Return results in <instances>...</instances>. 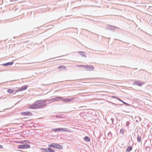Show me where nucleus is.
<instances>
[{
	"label": "nucleus",
	"instance_id": "18",
	"mask_svg": "<svg viewBox=\"0 0 152 152\" xmlns=\"http://www.w3.org/2000/svg\"><path fill=\"white\" fill-rule=\"evenodd\" d=\"M14 91V90L9 89L7 90V91L8 93L10 94L13 92Z\"/></svg>",
	"mask_w": 152,
	"mask_h": 152
},
{
	"label": "nucleus",
	"instance_id": "38",
	"mask_svg": "<svg viewBox=\"0 0 152 152\" xmlns=\"http://www.w3.org/2000/svg\"><path fill=\"white\" fill-rule=\"evenodd\" d=\"M103 37H104V38H108V39H110V37H109V38H107V37H104V36H103Z\"/></svg>",
	"mask_w": 152,
	"mask_h": 152
},
{
	"label": "nucleus",
	"instance_id": "21",
	"mask_svg": "<svg viewBox=\"0 0 152 152\" xmlns=\"http://www.w3.org/2000/svg\"><path fill=\"white\" fill-rule=\"evenodd\" d=\"M120 132L121 134H124V129H121L120 130Z\"/></svg>",
	"mask_w": 152,
	"mask_h": 152
},
{
	"label": "nucleus",
	"instance_id": "16",
	"mask_svg": "<svg viewBox=\"0 0 152 152\" xmlns=\"http://www.w3.org/2000/svg\"><path fill=\"white\" fill-rule=\"evenodd\" d=\"M51 130L54 132H58V131H60L61 132V128H55V129H52Z\"/></svg>",
	"mask_w": 152,
	"mask_h": 152
},
{
	"label": "nucleus",
	"instance_id": "6",
	"mask_svg": "<svg viewBox=\"0 0 152 152\" xmlns=\"http://www.w3.org/2000/svg\"><path fill=\"white\" fill-rule=\"evenodd\" d=\"M144 84V82L139 81H135L133 83V85L137 86L140 87L141 86Z\"/></svg>",
	"mask_w": 152,
	"mask_h": 152
},
{
	"label": "nucleus",
	"instance_id": "2",
	"mask_svg": "<svg viewBox=\"0 0 152 152\" xmlns=\"http://www.w3.org/2000/svg\"><path fill=\"white\" fill-rule=\"evenodd\" d=\"M77 66L83 67L86 70L89 71H92L94 69V66L91 65H77Z\"/></svg>",
	"mask_w": 152,
	"mask_h": 152
},
{
	"label": "nucleus",
	"instance_id": "22",
	"mask_svg": "<svg viewBox=\"0 0 152 152\" xmlns=\"http://www.w3.org/2000/svg\"><path fill=\"white\" fill-rule=\"evenodd\" d=\"M137 141L138 142H140L141 141V138L140 137L138 136L137 137Z\"/></svg>",
	"mask_w": 152,
	"mask_h": 152
},
{
	"label": "nucleus",
	"instance_id": "7",
	"mask_svg": "<svg viewBox=\"0 0 152 152\" xmlns=\"http://www.w3.org/2000/svg\"><path fill=\"white\" fill-rule=\"evenodd\" d=\"M20 114L25 116H31L33 115L31 113V112L29 111L21 112L20 113Z\"/></svg>",
	"mask_w": 152,
	"mask_h": 152
},
{
	"label": "nucleus",
	"instance_id": "19",
	"mask_svg": "<svg viewBox=\"0 0 152 152\" xmlns=\"http://www.w3.org/2000/svg\"><path fill=\"white\" fill-rule=\"evenodd\" d=\"M107 135L110 139L111 138L113 137L112 136V134L111 132H109L108 134Z\"/></svg>",
	"mask_w": 152,
	"mask_h": 152
},
{
	"label": "nucleus",
	"instance_id": "9",
	"mask_svg": "<svg viewBox=\"0 0 152 152\" xmlns=\"http://www.w3.org/2000/svg\"><path fill=\"white\" fill-rule=\"evenodd\" d=\"M62 99V97L61 96H57L56 97L53 98L52 99H50L48 100L49 101L51 100H54L55 101H58L59 100H61V99Z\"/></svg>",
	"mask_w": 152,
	"mask_h": 152
},
{
	"label": "nucleus",
	"instance_id": "31",
	"mask_svg": "<svg viewBox=\"0 0 152 152\" xmlns=\"http://www.w3.org/2000/svg\"><path fill=\"white\" fill-rule=\"evenodd\" d=\"M122 102L124 104H126L128 106H129L130 105L129 104L127 103H126L124 102Z\"/></svg>",
	"mask_w": 152,
	"mask_h": 152
},
{
	"label": "nucleus",
	"instance_id": "37",
	"mask_svg": "<svg viewBox=\"0 0 152 152\" xmlns=\"http://www.w3.org/2000/svg\"><path fill=\"white\" fill-rule=\"evenodd\" d=\"M111 97L113 98H116L114 96H112Z\"/></svg>",
	"mask_w": 152,
	"mask_h": 152
},
{
	"label": "nucleus",
	"instance_id": "13",
	"mask_svg": "<svg viewBox=\"0 0 152 152\" xmlns=\"http://www.w3.org/2000/svg\"><path fill=\"white\" fill-rule=\"evenodd\" d=\"M84 140L85 142H89L90 141V138L87 136H86L84 137Z\"/></svg>",
	"mask_w": 152,
	"mask_h": 152
},
{
	"label": "nucleus",
	"instance_id": "28",
	"mask_svg": "<svg viewBox=\"0 0 152 152\" xmlns=\"http://www.w3.org/2000/svg\"><path fill=\"white\" fill-rule=\"evenodd\" d=\"M24 143L26 144H28L30 143V141L27 140H24Z\"/></svg>",
	"mask_w": 152,
	"mask_h": 152
},
{
	"label": "nucleus",
	"instance_id": "34",
	"mask_svg": "<svg viewBox=\"0 0 152 152\" xmlns=\"http://www.w3.org/2000/svg\"><path fill=\"white\" fill-rule=\"evenodd\" d=\"M61 56H58V57H54V58H50L49 59H54V58H58V57H61Z\"/></svg>",
	"mask_w": 152,
	"mask_h": 152
},
{
	"label": "nucleus",
	"instance_id": "24",
	"mask_svg": "<svg viewBox=\"0 0 152 152\" xmlns=\"http://www.w3.org/2000/svg\"><path fill=\"white\" fill-rule=\"evenodd\" d=\"M61 131L62 132H66L67 131V128H61Z\"/></svg>",
	"mask_w": 152,
	"mask_h": 152
},
{
	"label": "nucleus",
	"instance_id": "1",
	"mask_svg": "<svg viewBox=\"0 0 152 152\" xmlns=\"http://www.w3.org/2000/svg\"><path fill=\"white\" fill-rule=\"evenodd\" d=\"M49 147H53L54 148L61 149L63 148V147L62 145H59L58 144L56 143H52L48 145Z\"/></svg>",
	"mask_w": 152,
	"mask_h": 152
},
{
	"label": "nucleus",
	"instance_id": "33",
	"mask_svg": "<svg viewBox=\"0 0 152 152\" xmlns=\"http://www.w3.org/2000/svg\"><path fill=\"white\" fill-rule=\"evenodd\" d=\"M54 118H59V116H58V115H56V116H54Z\"/></svg>",
	"mask_w": 152,
	"mask_h": 152
},
{
	"label": "nucleus",
	"instance_id": "29",
	"mask_svg": "<svg viewBox=\"0 0 152 152\" xmlns=\"http://www.w3.org/2000/svg\"><path fill=\"white\" fill-rule=\"evenodd\" d=\"M130 124V122L129 121H128L126 122V126H128Z\"/></svg>",
	"mask_w": 152,
	"mask_h": 152
},
{
	"label": "nucleus",
	"instance_id": "11",
	"mask_svg": "<svg viewBox=\"0 0 152 152\" xmlns=\"http://www.w3.org/2000/svg\"><path fill=\"white\" fill-rule=\"evenodd\" d=\"M13 62H10L4 64H2V65L4 66H11L13 64Z\"/></svg>",
	"mask_w": 152,
	"mask_h": 152
},
{
	"label": "nucleus",
	"instance_id": "12",
	"mask_svg": "<svg viewBox=\"0 0 152 152\" xmlns=\"http://www.w3.org/2000/svg\"><path fill=\"white\" fill-rule=\"evenodd\" d=\"M27 88V85H25L24 86H22L20 88V91H24L25 90H26Z\"/></svg>",
	"mask_w": 152,
	"mask_h": 152
},
{
	"label": "nucleus",
	"instance_id": "39",
	"mask_svg": "<svg viewBox=\"0 0 152 152\" xmlns=\"http://www.w3.org/2000/svg\"><path fill=\"white\" fill-rule=\"evenodd\" d=\"M135 69H137V68H135Z\"/></svg>",
	"mask_w": 152,
	"mask_h": 152
},
{
	"label": "nucleus",
	"instance_id": "8",
	"mask_svg": "<svg viewBox=\"0 0 152 152\" xmlns=\"http://www.w3.org/2000/svg\"><path fill=\"white\" fill-rule=\"evenodd\" d=\"M47 104L46 103H45L44 104H40L38 105L37 106H36L35 107H31V108H32V109H39L40 108H41L43 107H45Z\"/></svg>",
	"mask_w": 152,
	"mask_h": 152
},
{
	"label": "nucleus",
	"instance_id": "25",
	"mask_svg": "<svg viewBox=\"0 0 152 152\" xmlns=\"http://www.w3.org/2000/svg\"><path fill=\"white\" fill-rule=\"evenodd\" d=\"M74 98H67V102H70L72 100L74 99Z\"/></svg>",
	"mask_w": 152,
	"mask_h": 152
},
{
	"label": "nucleus",
	"instance_id": "23",
	"mask_svg": "<svg viewBox=\"0 0 152 152\" xmlns=\"http://www.w3.org/2000/svg\"><path fill=\"white\" fill-rule=\"evenodd\" d=\"M40 149L41 150H42L43 152H47V148H41Z\"/></svg>",
	"mask_w": 152,
	"mask_h": 152
},
{
	"label": "nucleus",
	"instance_id": "10",
	"mask_svg": "<svg viewBox=\"0 0 152 152\" xmlns=\"http://www.w3.org/2000/svg\"><path fill=\"white\" fill-rule=\"evenodd\" d=\"M78 53L82 57L86 58V53L84 51H78Z\"/></svg>",
	"mask_w": 152,
	"mask_h": 152
},
{
	"label": "nucleus",
	"instance_id": "3",
	"mask_svg": "<svg viewBox=\"0 0 152 152\" xmlns=\"http://www.w3.org/2000/svg\"><path fill=\"white\" fill-rule=\"evenodd\" d=\"M106 28L107 29L114 31L116 28H118L115 26L107 24L106 25Z\"/></svg>",
	"mask_w": 152,
	"mask_h": 152
},
{
	"label": "nucleus",
	"instance_id": "5",
	"mask_svg": "<svg viewBox=\"0 0 152 152\" xmlns=\"http://www.w3.org/2000/svg\"><path fill=\"white\" fill-rule=\"evenodd\" d=\"M41 100L37 101L35 103L33 104L32 105L28 107V108L32 109L31 108V107H34L37 106L38 105L41 104L42 102H41Z\"/></svg>",
	"mask_w": 152,
	"mask_h": 152
},
{
	"label": "nucleus",
	"instance_id": "30",
	"mask_svg": "<svg viewBox=\"0 0 152 152\" xmlns=\"http://www.w3.org/2000/svg\"><path fill=\"white\" fill-rule=\"evenodd\" d=\"M59 116V118H62L63 117V115L61 114H60L59 115H58Z\"/></svg>",
	"mask_w": 152,
	"mask_h": 152
},
{
	"label": "nucleus",
	"instance_id": "15",
	"mask_svg": "<svg viewBox=\"0 0 152 152\" xmlns=\"http://www.w3.org/2000/svg\"><path fill=\"white\" fill-rule=\"evenodd\" d=\"M132 148L131 146H129L127 147L126 150V152H129L132 150Z\"/></svg>",
	"mask_w": 152,
	"mask_h": 152
},
{
	"label": "nucleus",
	"instance_id": "20",
	"mask_svg": "<svg viewBox=\"0 0 152 152\" xmlns=\"http://www.w3.org/2000/svg\"><path fill=\"white\" fill-rule=\"evenodd\" d=\"M62 101L67 102V98H63L62 97V99H61Z\"/></svg>",
	"mask_w": 152,
	"mask_h": 152
},
{
	"label": "nucleus",
	"instance_id": "32",
	"mask_svg": "<svg viewBox=\"0 0 152 152\" xmlns=\"http://www.w3.org/2000/svg\"><path fill=\"white\" fill-rule=\"evenodd\" d=\"M20 91V88H19V89L15 91L16 92H18V91Z\"/></svg>",
	"mask_w": 152,
	"mask_h": 152
},
{
	"label": "nucleus",
	"instance_id": "26",
	"mask_svg": "<svg viewBox=\"0 0 152 152\" xmlns=\"http://www.w3.org/2000/svg\"><path fill=\"white\" fill-rule=\"evenodd\" d=\"M48 99H45V100H41V102H42V103H44L47 100H48Z\"/></svg>",
	"mask_w": 152,
	"mask_h": 152
},
{
	"label": "nucleus",
	"instance_id": "4",
	"mask_svg": "<svg viewBox=\"0 0 152 152\" xmlns=\"http://www.w3.org/2000/svg\"><path fill=\"white\" fill-rule=\"evenodd\" d=\"M30 147V145L29 144L20 145H18V148L19 149L28 148Z\"/></svg>",
	"mask_w": 152,
	"mask_h": 152
},
{
	"label": "nucleus",
	"instance_id": "14",
	"mask_svg": "<svg viewBox=\"0 0 152 152\" xmlns=\"http://www.w3.org/2000/svg\"><path fill=\"white\" fill-rule=\"evenodd\" d=\"M47 152H55V150L52 149L51 148L48 147L47 148Z\"/></svg>",
	"mask_w": 152,
	"mask_h": 152
},
{
	"label": "nucleus",
	"instance_id": "17",
	"mask_svg": "<svg viewBox=\"0 0 152 152\" xmlns=\"http://www.w3.org/2000/svg\"><path fill=\"white\" fill-rule=\"evenodd\" d=\"M58 68L59 69H61L62 70H65L66 69L65 66L64 65L59 66Z\"/></svg>",
	"mask_w": 152,
	"mask_h": 152
},
{
	"label": "nucleus",
	"instance_id": "40",
	"mask_svg": "<svg viewBox=\"0 0 152 152\" xmlns=\"http://www.w3.org/2000/svg\"><path fill=\"white\" fill-rule=\"evenodd\" d=\"M151 129H152V128H151Z\"/></svg>",
	"mask_w": 152,
	"mask_h": 152
},
{
	"label": "nucleus",
	"instance_id": "27",
	"mask_svg": "<svg viewBox=\"0 0 152 152\" xmlns=\"http://www.w3.org/2000/svg\"><path fill=\"white\" fill-rule=\"evenodd\" d=\"M111 122H112V124H113V121H114V118H111Z\"/></svg>",
	"mask_w": 152,
	"mask_h": 152
},
{
	"label": "nucleus",
	"instance_id": "36",
	"mask_svg": "<svg viewBox=\"0 0 152 152\" xmlns=\"http://www.w3.org/2000/svg\"><path fill=\"white\" fill-rule=\"evenodd\" d=\"M3 147L2 145H0V148H2Z\"/></svg>",
	"mask_w": 152,
	"mask_h": 152
},
{
	"label": "nucleus",
	"instance_id": "35",
	"mask_svg": "<svg viewBox=\"0 0 152 152\" xmlns=\"http://www.w3.org/2000/svg\"><path fill=\"white\" fill-rule=\"evenodd\" d=\"M117 99L120 101L121 102H123L121 99H119V98H117Z\"/></svg>",
	"mask_w": 152,
	"mask_h": 152
}]
</instances>
